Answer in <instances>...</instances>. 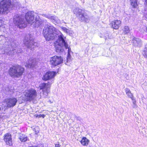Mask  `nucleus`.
<instances>
[{
    "mask_svg": "<svg viewBox=\"0 0 147 147\" xmlns=\"http://www.w3.org/2000/svg\"><path fill=\"white\" fill-rule=\"evenodd\" d=\"M32 59H30L27 62L24 63V65L26 67L30 68L32 67L33 65H34V63Z\"/></svg>",
    "mask_w": 147,
    "mask_h": 147,
    "instance_id": "nucleus-17",
    "label": "nucleus"
},
{
    "mask_svg": "<svg viewBox=\"0 0 147 147\" xmlns=\"http://www.w3.org/2000/svg\"><path fill=\"white\" fill-rule=\"evenodd\" d=\"M137 0H130L131 5L134 8H136L137 6Z\"/></svg>",
    "mask_w": 147,
    "mask_h": 147,
    "instance_id": "nucleus-22",
    "label": "nucleus"
},
{
    "mask_svg": "<svg viewBox=\"0 0 147 147\" xmlns=\"http://www.w3.org/2000/svg\"><path fill=\"white\" fill-rule=\"evenodd\" d=\"M32 12H28L25 16V19L27 22L32 25L34 27H38L41 25L43 23L42 21L38 15L35 17Z\"/></svg>",
    "mask_w": 147,
    "mask_h": 147,
    "instance_id": "nucleus-3",
    "label": "nucleus"
},
{
    "mask_svg": "<svg viewBox=\"0 0 147 147\" xmlns=\"http://www.w3.org/2000/svg\"><path fill=\"white\" fill-rule=\"evenodd\" d=\"M55 147H60L59 145L58 144H56L55 145Z\"/></svg>",
    "mask_w": 147,
    "mask_h": 147,
    "instance_id": "nucleus-31",
    "label": "nucleus"
},
{
    "mask_svg": "<svg viewBox=\"0 0 147 147\" xmlns=\"http://www.w3.org/2000/svg\"><path fill=\"white\" fill-rule=\"evenodd\" d=\"M56 75L55 72L48 71L43 75L42 79L44 80L52 79L54 78Z\"/></svg>",
    "mask_w": 147,
    "mask_h": 147,
    "instance_id": "nucleus-11",
    "label": "nucleus"
},
{
    "mask_svg": "<svg viewBox=\"0 0 147 147\" xmlns=\"http://www.w3.org/2000/svg\"><path fill=\"white\" fill-rule=\"evenodd\" d=\"M82 10L78 8H76L74 11V13L81 18L82 21L88 23L90 20L89 18L86 15L84 14Z\"/></svg>",
    "mask_w": 147,
    "mask_h": 147,
    "instance_id": "nucleus-7",
    "label": "nucleus"
},
{
    "mask_svg": "<svg viewBox=\"0 0 147 147\" xmlns=\"http://www.w3.org/2000/svg\"><path fill=\"white\" fill-rule=\"evenodd\" d=\"M133 100V107L134 108H136L137 107V105L136 104V101L135 99L133 98V100Z\"/></svg>",
    "mask_w": 147,
    "mask_h": 147,
    "instance_id": "nucleus-28",
    "label": "nucleus"
},
{
    "mask_svg": "<svg viewBox=\"0 0 147 147\" xmlns=\"http://www.w3.org/2000/svg\"><path fill=\"white\" fill-rule=\"evenodd\" d=\"M142 54L144 57L147 58V45H145V47L142 52Z\"/></svg>",
    "mask_w": 147,
    "mask_h": 147,
    "instance_id": "nucleus-25",
    "label": "nucleus"
},
{
    "mask_svg": "<svg viewBox=\"0 0 147 147\" xmlns=\"http://www.w3.org/2000/svg\"><path fill=\"white\" fill-rule=\"evenodd\" d=\"M24 99L26 101H30L34 99L37 96L36 90L33 88L26 90L24 93Z\"/></svg>",
    "mask_w": 147,
    "mask_h": 147,
    "instance_id": "nucleus-5",
    "label": "nucleus"
},
{
    "mask_svg": "<svg viewBox=\"0 0 147 147\" xmlns=\"http://www.w3.org/2000/svg\"><path fill=\"white\" fill-rule=\"evenodd\" d=\"M146 31H147V27L146 28Z\"/></svg>",
    "mask_w": 147,
    "mask_h": 147,
    "instance_id": "nucleus-33",
    "label": "nucleus"
},
{
    "mask_svg": "<svg viewBox=\"0 0 147 147\" xmlns=\"http://www.w3.org/2000/svg\"><path fill=\"white\" fill-rule=\"evenodd\" d=\"M5 102L7 105V107H11L14 106L17 102V100L15 98H10L5 99Z\"/></svg>",
    "mask_w": 147,
    "mask_h": 147,
    "instance_id": "nucleus-13",
    "label": "nucleus"
},
{
    "mask_svg": "<svg viewBox=\"0 0 147 147\" xmlns=\"http://www.w3.org/2000/svg\"><path fill=\"white\" fill-rule=\"evenodd\" d=\"M34 115L36 117V118H39L41 117H42L43 118H44L45 116V115L44 114H40L39 115L35 114Z\"/></svg>",
    "mask_w": 147,
    "mask_h": 147,
    "instance_id": "nucleus-27",
    "label": "nucleus"
},
{
    "mask_svg": "<svg viewBox=\"0 0 147 147\" xmlns=\"http://www.w3.org/2000/svg\"><path fill=\"white\" fill-rule=\"evenodd\" d=\"M7 48L2 49L0 50V53L1 54H5L6 55Z\"/></svg>",
    "mask_w": 147,
    "mask_h": 147,
    "instance_id": "nucleus-26",
    "label": "nucleus"
},
{
    "mask_svg": "<svg viewBox=\"0 0 147 147\" xmlns=\"http://www.w3.org/2000/svg\"><path fill=\"white\" fill-rule=\"evenodd\" d=\"M19 139L21 142H25L27 140V136L22 134H20V136Z\"/></svg>",
    "mask_w": 147,
    "mask_h": 147,
    "instance_id": "nucleus-20",
    "label": "nucleus"
},
{
    "mask_svg": "<svg viewBox=\"0 0 147 147\" xmlns=\"http://www.w3.org/2000/svg\"><path fill=\"white\" fill-rule=\"evenodd\" d=\"M13 22L19 28H24L27 26L26 22L23 18L18 14L14 16Z\"/></svg>",
    "mask_w": 147,
    "mask_h": 147,
    "instance_id": "nucleus-6",
    "label": "nucleus"
},
{
    "mask_svg": "<svg viewBox=\"0 0 147 147\" xmlns=\"http://www.w3.org/2000/svg\"><path fill=\"white\" fill-rule=\"evenodd\" d=\"M50 87V85L49 83H42L40 85L39 88L40 89L42 90L43 97L47 96L49 92Z\"/></svg>",
    "mask_w": 147,
    "mask_h": 147,
    "instance_id": "nucleus-9",
    "label": "nucleus"
},
{
    "mask_svg": "<svg viewBox=\"0 0 147 147\" xmlns=\"http://www.w3.org/2000/svg\"><path fill=\"white\" fill-rule=\"evenodd\" d=\"M62 30L64 32L68 34H70L71 32L70 30L67 29L65 27L62 26L61 27Z\"/></svg>",
    "mask_w": 147,
    "mask_h": 147,
    "instance_id": "nucleus-24",
    "label": "nucleus"
},
{
    "mask_svg": "<svg viewBox=\"0 0 147 147\" xmlns=\"http://www.w3.org/2000/svg\"><path fill=\"white\" fill-rule=\"evenodd\" d=\"M121 23V22L119 20H115L111 22V26L113 28L117 29Z\"/></svg>",
    "mask_w": 147,
    "mask_h": 147,
    "instance_id": "nucleus-15",
    "label": "nucleus"
},
{
    "mask_svg": "<svg viewBox=\"0 0 147 147\" xmlns=\"http://www.w3.org/2000/svg\"><path fill=\"white\" fill-rule=\"evenodd\" d=\"M49 61L51 64L55 67L63 63V59L60 56L55 55L50 58Z\"/></svg>",
    "mask_w": 147,
    "mask_h": 147,
    "instance_id": "nucleus-8",
    "label": "nucleus"
},
{
    "mask_svg": "<svg viewBox=\"0 0 147 147\" xmlns=\"http://www.w3.org/2000/svg\"><path fill=\"white\" fill-rule=\"evenodd\" d=\"M144 14V16L146 18V20H147V8L145 9Z\"/></svg>",
    "mask_w": 147,
    "mask_h": 147,
    "instance_id": "nucleus-30",
    "label": "nucleus"
},
{
    "mask_svg": "<svg viewBox=\"0 0 147 147\" xmlns=\"http://www.w3.org/2000/svg\"><path fill=\"white\" fill-rule=\"evenodd\" d=\"M132 41L134 45L135 46H140L142 43L141 40L140 39L135 37L133 38Z\"/></svg>",
    "mask_w": 147,
    "mask_h": 147,
    "instance_id": "nucleus-16",
    "label": "nucleus"
},
{
    "mask_svg": "<svg viewBox=\"0 0 147 147\" xmlns=\"http://www.w3.org/2000/svg\"><path fill=\"white\" fill-rule=\"evenodd\" d=\"M24 70V68L21 66L15 65L10 68L9 74L13 78H19L22 75Z\"/></svg>",
    "mask_w": 147,
    "mask_h": 147,
    "instance_id": "nucleus-4",
    "label": "nucleus"
},
{
    "mask_svg": "<svg viewBox=\"0 0 147 147\" xmlns=\"http://www.w3.org/2000/svg\"><path fill=\"white\" fill-rule=\"evenodd\" d=\"M130 32L129 28L128 26H125L123 29V32L125 34H128Z\"/></svg>",
    "mask_w": 147,
    "mask_h": 147,
    "instance_id": "nucleus-23",
    "label": "nucleus"
},
{
    "mask_svg": "<svg viewBox=\"0 0 147 147\" xmlns=\"http://www.w3.org/2000/svg\"><path fill=\"white\" fill-rule=\"evenodd\" d=\"M4 137V140L6 144L9 146L11 145L12 143L11 135L9 134H6Z\"/></svg>",
    "mask_w": 147,
    "mask_h": 147,
    "instance_id": "nucleus-14",
    "label": "nucleus"
},
{
    "mask_svg": "<svg viewBox=\"0 0 147 147\" xmlns=\"http://www.w3.org/2000/svg\"><path fill=\"white\" fill-rule=\"evenodd\" d=\"M14 3L11 0H3L0 2V14H5L7 13L12 9L13 6H15ZM3 21L0 19V28L4 27Z\"/></svg>",
    "mask_w": 147,
    "mask_h": 147,
    "instance_id": "nucleus-2",
    "label": "nucleus"
},
{
    "mask_svg": "<svg viewBox=\"0 0 147 147\" xmlns=\"http://www.w3.org/2000/svg\"><path fill=\"white\" fill-rule=\"evenodd\" d=\"M7 52L6 53V55H8L9 56H11L13 55L15 51L16 52V49L13 50L12 49V50H10L9 48L8 49L7 48Z\"/></svg>",
    "mask_w": 147,
    "mask_h": 147,
    "instance_id": "nucleus-21",
    "label": "nucleus"
},
{
    "mask_svg": "<svg viewBox=\"0 0 147 147\" xmlns=\"http://www.w3.org/2000/svg\"><path fill=\"white\" fill-rule=\"evenodd\" d=\"M42 16L50 19L53 23H56L58 24L61 23L60 20L56 16H51L50 14H43Z\"/></svg>",
    "mask_w": 147,
    "mask_h": 147,
    "instance_id": "nucleus-12",
    "label": "nucleus"
},
{
    "mask_svg": "<svg viewBox=\"0 0 147 147\" xmlns=\"http://www.w3.org/2000/svg\"><path fill=\"white\" fill-rule=\"evenodd\" d=\"M34 130L35 131L36 134H37L39 131L38 127H36L34 129Z\"/></svg>",
    "mask_w": 147,
    "mask_h": 147,
    "instance_id": "nucleus-29",
    "label": "nucleus"
},
{
    "mask_svg": "<svg viewBox=\"0 0 147 147\" xmlns=\"http://www.w3.org/2000/svg\"><path fill=\"white\" fill-rule=\"evenodd\" d=\"M89 140L86 137H83L81 141V144L84 146L88 145Z\"/></svg>",
    "mask_w": 147,
    "mask_h": 147,
    "instance_id": "nucleus-18",
    "label": "nucleus"
},
{
    "mask_svg": "<svg viewBox=\"0 0 147 147\" xmlns=\"http://www.w3.org/2000/svg\"><path fill=\"white\" fill-rule=\"evenodd\" d=\"M43 34L47 41L53 40L58 37V39L55 43L56 51L57 52H62L64 51V48L68 49V56L65 64L68 65V63H70L71 61V56L69 54L71 50L68 45L65 41V37L60 31L50 24L45 25L43 29Z\"/></svg>",
    "mask_w": 147,
    "mask_h": 147,
    "instance_id": "nucleus-1",
    "label": "nucleus"
},
{
    "mask_svg": "<svg viewBox=\"0 0 147 147\" xmlns=\"http://www.w3.org/2000/svg\"><path fill=\"white\" fill-rule=\"evenodd\" d=\"M24 43L25 45L28 49L33 51V49L37 45V43L34 42L32 39L28 38H25L24 40Z\"/></svg>",
    "mask_w": 147,
    "mask_h": 147,
    "instance_id": "nucleus-10",
    "label": "nucleus"
},
{
    "mask_svg": "<svg viewBox=\"0 0 147 147\" xmlns=\"http://www.w3.org/2000/svg\"><path fill=\"white\" fill-rule=\"evenodd\" d=\"M146 5L147 6V0H146Z\"/></svg>",
    "mask_w": 147,
    "mask_h": 147,
    "instance_id": "nucleus-32",
    "label": "nucleus"
},
{
    "mask_svg": "<svg viewBox=\"0 0 147 147\" xmlns=\"http://www.w3.org/2000/svg\"><path fill=\"white\" fill-rule=\"evenodd\" d=\"M125 91L126 94L127 96L131 100H133L134 98L133 94L131 93L130 90L127 88H126L125 89Z\"/></svg>",
    "mask_w": 147,
    "mask_h": 147,
    "instance_id": "nucleus-19",
    "label": "nucleus"
}]
</instances>
